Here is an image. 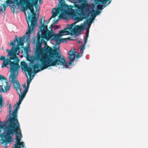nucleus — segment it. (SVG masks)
<instances>
[{"instance_id":"1","label":"nucleus","mask_w":148,"mask_h":148,"mask_svg":"<svg viewBox=\"0 0 148 148\" xmlns=\"http://www.w3.org/2000/svg\"><path fill=\"white\" fill-rule=\"evenodd\" d=\"M35 59L39 61L41 64H36L32 66L35 73L38 72V70H35L40 67L41 71L47 69L48 67L59 65H63L65 62V59L61 55L59 47H55L52 49L50 47H43L42 49L36 48L35 52Z\"/></svg>"},{"instance_id":"2","label":"nucleus","mask_w":148,"mask_h":148,"mask_svg":"<svg viewBox=\"0 0 148 148\" xmlns=\"http://www.w3.org/2000/svg\"><path fill=\"white\" fill-rule=\"evenodd\" d=\"M8 120L9 122L8 125H7L8 121H6L5 122V125H2L1 127V128H3L4 130L3 133L0 135L1 144L6 145L9 143L12 142L13 140L10 137V135L15 134L16 143L14 145L13 148H21V146L24 147V143L20 142L21 138V131L17 117L10 116Z\"/></svg>"},{"instance_id":"3","label":"nucleus","mask_w":148,"mask_h":148,"mask_svg":"<svg viewBox=\"0 0 148 148\" xmlns=\"http://www.w3.org/2000/svg\"><path fill=\"white\" fill-rule=\"evenodd\" d=\"M6 52H8L7 58H5V56H1L0 58V60L3 61V63L1 66L2 68H4L7 67L8 65L10 66V72L11 73L10 75V78L12 79L11 81L14 83L15 81V79L17 77L15 62L14 61V58L15 57V56L13 52L12 47L11 49L9 51L8 49L6 50Z\"/></svg>"},{"instance_id":"4","label":"nucleus","mask_w":148,"mask_h":148,"mask_svg":"<svg viewBox=\"0 0 148 148\" xmlns=\"http://www.w3.org/2000/svg\"><path fill=\"white\" fill-rule=\"evenodd\" d=\"M38 1L39 2V0H31L29 8L32 15L30 14L29 12H27L29 14L27 16L28 19L26 18L28 25V29L26 31V34L27 36V38L29 37L30 33L34 30L37 25L38 18L36 17V14L35 12L34 7L36 11L38 10V8L39 7L38 4Z\"/></svg>"},{"instance_id":"5","label":"nucleus","mask_w":148,"mask_h":148,"mask_svg":"<svg viewBox=\"0 0 148 148\" xmlns=\"http://www.w3.org/2000/svg\"><path fill=\"white\" fill-rule=\"evenodd\" d=\"M72 6H71L70 7L68 6L66 9H63L61 7L53 8L52 11V17H55L57 16L60 12V15L59 16H60L61 18H62L65 15H67L71 16L75 20H79L80 18L78 17L77 15L79 14L78 12H75V11L77 12V10H75L72 8Z\"/></svg>"},{"instance_id":"6","label":"nucleus","mask_w":148,"mask_h":148,"mask_svg":"<svg viewBox=\"0 0 148 148\" xmlns=\"http://www.w3.org/2000/svg\"><path fill=\"white\" fill-rule=\"evenodd\" d=\"M41 34H40V31L37 33V38L36 48L38 49H42L41 48L42 44H44L45 48L48 47H49L47 45V42L45 40V39H49L51 36L52 33L48 29L47 27L43 29L41 31Z\"/></svg>"},{"instance_id":"7","label":"nucleus","mask_w":148,"mask_h":148,"mask_svg":"<svg viewBox=\"0 0 148 148\" xmlns=\"http://www.w3.org/2000/svg\"><path fill=\"white\" fill-rule=\"evenodd\" d=\"M16 77L15 79V81L13 83L11 81L12 80V79L11 78H10V76L9 77L10 81L11 82L13 83L14 84H16V90H19L21 94V95H20V94L18 93L19 96V101L18 102L16 103L14 105V107H15V108L14 110L12 112V117H17V112L20 107V105L22 101L24 99L26 93L27 92L28 88H27V87H25L24 91H23V92H21V89L20 88V84L18 81L16 80Z\"/></svg>"},{"instance_id":"8","label":"nucleus","mask_w":148,"mask_h":148,"mask_svg":"<svg viewBox=\"0 0 148 148\" xmlns=\"http://www.w3.org/2000/svg\"><path fill=\"white\" fill-rule=\"evenodd\" d=\"M31 0H13L14 4L18 8H22L25 16H26V11L28 9L30 10Z\"/></svg>"},{"instance_id":"9","label":"nucleus","mask_w":148,"mask_h":148,"mask_svg":"<svg viewBox=\"0 0 148 148\" xmlns=\"http://www.w3.org/2000/svg\"><path fill=\"white\" fill-rule=\"evenodd\" d=\"M21 46L19 44H17L16 47H12L13 52L15 56V57L14 58V61L15 62V70H16V74L17 77L18 76V71H19L20 66L19 65V63L20 59L19 58L16 56V53L17 52L20 50V46Z\"/></svg>"},{"instance_id":"10","label":"nucleus","mask_w":148,"mask_h":148,"mask_svg":"<svg viewBox=\"0 0 148 148\" xmlns=\"http://www.w3.org/2000/svg\"><path fill=\"white\" fill-rule=\"evenodd\" d=\"M74 24H72L71 25H69L68 29L71 32V35H73L77 33L80 32L83 29H85L86 28L85 26L86 25H84L83 27H81L79 25L75 26V27L73 28Z\"/></svg>"},{"instance_id":"11","label":"nucleus","mask_w":148,"mask_h":148,"mask_svg":"<svg viewBox=\"0 0 148 148\" xmlns=\"http://www.w3.org/2000/svg\"><path fill=\"white\" fill-rule=\"evenodd\" d=\"M77 9L78 10H77V11H75V12L76 13H79V14L77 16L80 19H79V20H77L78 21H80L82 20L83 18L82 17V18H81L80 17H79L78 16H80V15H84V9L85 8V5L84 4H82L81 5H80L79 6H78L77 7Z\"/></svg>"},{"instance_id":"12","label":"nucleus","mask_w":148,"mask_h":148,"mask_svg":"<svg viewBox=\"0 0 148 148\" xmlns=\"http://www.w3.org/2000/svg\"><path fill=\"white\" fill-rule=\"evenodd\" d=\"M75 50L74 49H71L68 53V58L71 62H74L76 56L75 53H77Z\"/></svg>"},{"instance_id":"13","label":"nucleus","mask_w":148,"mask_h":148,"mask_svg":"<svg viewBox=\"0 0 148 148\" xmlns=\"http://www.w3.org/2000/svg\"><path fill=\"white\" fill-rule=\"evenodd\" d=\"M68 27H69V26L67 27L65 29L60 31L59 32L60 36H62L65 35H71V32L69 29H68Z\"/></svg>"},{"instance_id":"14","label":"nucleus","mask_w":148,"mask_h":148,"mask_svg":"<svg viewBox=\"0 0 148 148\" xmlns=\"http://www.w3.org/2000/svg\"><path fill=\"white\" fill-rule=\"evenodd\" d=\"M45 16L42 17V18L40 19V23L41 25L40 26V32L42 30V29H45V28L47 27V26L46 25H44V23L45 22L44 18Z\"/></svg>"},{"instance_id":"15","label":"nucleus","mask_w":148,"mask_h":148,"mask_svg":"<svg viewBox=\"0 0 148 148\" xmlns=\"http://www.w3.org/2000/svg\"><path fill=\"white\" fill-rule=\"evenodd\" d=\"M13 0L12 1V0H6V1H4V3H5L8 4H10L11 3H13L14 5H12V6H11L10 5V6L11 7V9L12 10L13 12V13H16V12H15L14 11V8H16V5L14 4L13 3Z\"/></svg>"},{"instance_id":"16","label":"nucleus","mask_w":148,"mask_h":148,"mask_svg":"<svg viewBox=\"0 0 148 148\" xmlns=\"http://www.w3.org/2000/svg\"><path fill=\"white\" fill-rule=\"evenodd\" d=\"M88 25V28L86 29V38L85 39H84V40H85V44H86L87 43V39L88 37V34L89 32V28L90 27L91 24V22L90 21H88L87 22Z\"/></svg>"},{"instance_id":"17","label":"nucleus","mask_w":148,"mask_h":148,"mask_svg":"<svg viewBox=\"0 0 148 148\" xmlns=\"http://www.w3.org/2000/svg\"><path fill=\"white\" fill-rule=\"evenodd\" d=\"M25 35L23 36L19 37L18 40V41H17V44H19L22 47L24 45V41L25 39Z\"/></svg>"},{"instance_id":"18","label":"nucleus","mask_w":148,"mask_h":148,"mask_svg":"<svg viewBox=\"0 0 148 148\" xmlns=\"http://www.w3.org/2000/svg\"><path fill=\"white\" fill-rule=\"evenodd\" d=\"M32 69L33 68L31 67H27V68H26V69L25 70V71H26L28 75L30 76L32 75Z\"/></svg>"},{"instance_id":"19","label":"nucleus","mask_w":148,"mask_h":148,"mask_svg":"<svg viewBox=\"0 0 148 148\" xmlns=\"http://www.w3.org/2000/svg\"><path fill=\"white\" fill-rule=\"evenodd\" d=\"M8 5H5V4H1L0 6V12H3L5 11L6 10Z\"/></svg>"},{"instance_id":"20","label":"nucleus","mask_w":148,"mask_h":148,"mask_svg":"<svg viewBox=\"0 0 148 148\" xmlns=\"http://www.w3.org/2000/svg\"><path fill=\"white\" fill-rule=\"evenodd\" d=\"M16 41L17 42L18 41V38L16 36L15 38L12 42H11L9 43L10 46H14V47H16L15 44Z\"/></svg>"},{"instance_id":"21","label":"nucleus","mask_w":148,"mask_h":148,"mask_svg":"<svg viewBox=\"0 0 148 148\" xmlns=\"http://www.w3.org/2000/svg\"><path fill=\"white\" fill-rule=\"evenodd\" d=\"M101 12L97 10L96 11V12L95 14H91V16L92 17V20H94L95 19V17H96V15H99L100 14V13ZM90 20H91V18H90Z\"/></svg>"},{"instance_id":"22","label":"nucleus","mask_w":148,"mask_h":148,"mask_svg":"<svg viewBox=\"0 0 148 148\" xmlns=\"http://www.w3.org/2000/svg\"><path fill=\"white\" fill-rule=\"evenodd\" d=\"M21 68L22 69H25V70L26 69V68H27L28 67L27 64L25 62H21Z\"/></svg>"},{"instance_id":"23","label":"nucleus","mask_w":148,"mask_h":148,"mask_svg":"<svg viewBox=\"0 0 148 148\" xmlns=\"http://www.w3.org/2000/svg\"><path fill=\"white\" fill-rule=\"evenodd\" d=\"M99 2L97 3L96 4L97 5V8L98 10H102L105 7H106V5H99V3H98Z\"/></svg>"},{"instance_id":"24","label":"nucleus","mask_w":148,"mask_h":148,"mask_svg":"<svg viewBox=\"0 0 148 148\" xmlns=\"http://www.w3.org/2000/svg\"><path fill=\"white\" fill-rule=\"evenodd\" d=\"M84 44L82 45L80 48V53L83 54L84 52V50L85 49V45L86 44H85V40H84Z\"/></svg>"},{"instance_id":"25","label":"nucleus","mask_w":148,"mask_h":148,"mask_svg":"<svg viewBox=\"0 0 148 148\" xmlns=\"http://www.w3.org/2000/svg\"><path fill=\"white\" fill-rule=\"evenodd\" d=\"M111 1L112 0H103L101 3L105 5L106 4L107 2L108 1V2L107 5H106L107 6L110 3Z\"/></svg>"},{"instance_id":"26","label":"nucleus","mask_w":148,"mask_h":148,"mask_svg":"<svg viewBox=\"0 0 148 148\" xmlns=\"http://www.w3.org/2000/svg\"><path fill=\"white\" fill-rule=\"evenodd\" d=\"M71 40V38H62L61 39V42H66L67 41V40Z\"/></svg>"},{"instance_id":"27","label":"nucleus","mask_w":148,"mask_h":148,"mask_svg":"<svg viewBox=\"0 0 148 148\" xmlns=\"http://www.w3.org/2000/svg\"><path fill=\"white\" fill-rule=\"evenodd\" d=\"M4 104V102L3 98L1 95H0V106H2Z\"/></svg>"},{"instance_id":"28","label":"nucleus","mask_w":148,"mask_h":148,"mask_svg":"<svg viewBox=\"0 0 148 148\" xmlns=\"http://www.w3.org/2000/svg\"><path fill=\"white\" fill-rule=\"evenodd\" d=\"M10 85H6L4 87V90L5 93L8 92L10 89Z\"/></svg>"},{"instance_id":"29","label":"nucleus","mask_w":148,"mask_h":148,"mask_svg":"<svg viewBox=\"0 0 148 148\" xmlns=\"http://www.w3.org/2000/svg\"><path fill=\"white\" fill-rule=\"evenodd\" d=\"M61 39L59 38V39H55V42H56V45H59L61 43Z\"/></svg>"},{"instance_id":"30","label":"nucleus","mask_w":148,"mask_h":148,"mask_svg":"<svg viewBox=\"0 0 148 148\" xmlns=\"http://www.w3.org/2000/svg\"><path fill=\"white\" fill-rule=\"evenodd\" d=\"M60 18H61L60 16H59L58 18L56 20H55V18H54L53 21V24H57L58 23V21H59Z\"/></svg>"},{"instance_id":"31","label":"nucleus","mask_w":148,"mask_h":148,"mask_svg":"<svg viewBox=\"0 0 148 148\" xmlns=\"http://www.w3.org/2000/svg\"><path fill=\"white\" fill-rule=\"evenodd\" d=\"M59 3L60 5L61 6H63L65 3L64 0H59Z\"/></svg>"},{"instance_id":"32","label":"nucleus","mask_w":148,"mask_h":148,"mask_svg":"<svg viewBox=\"0 0 148 148\" xmlns=\"http://www.w3.org/2000/svg\"><path fill=\"white\" fill-rule=\"evenodd\" d=\"M3 80H4L5 81H6L7 79L3 76L0 75V80L1 81H2Z\"/></svg>"},{"instance_id":"33","label":"nucleus","mask_w":148,"mask_h":148,"mask_svg":"<svg viewBox=\"0 0 148 148\" xmlns=\"http://www.w3.org/2000/svg\"><path fill=\"white\" fill-rule=\"evenodd\" d=\"M61 36H60L59 33L58 34H55L54 36V38H55V39H59V37Z\"/></svg>"},{"instance_id":"34","label":"nucleus","mask_w":148,"mask_h":148,"mask_svg":"<svg viewBox=\"0 0 148 148\" xmlns=\"http://www.w3.org/2000/svg\"><path fill=\"white\" fill-rule=\"evenodd\" d=\"M0 92L5 93L4 90L3 89L2 86H0Z\"/></svg>"},{"instance_id":"35","label":"nucleus","mask_w":148,"mask_h":148,"mask_svg":"<svg viewBox=\"0 0 148 148\" xmlns=\"http://www.w3.org/2000/svg\"><path fill=\"white\" fill-rule=\"evenodd\" d=\"M71 62H72L71 61V62L69 61L68 62H67L66 64V66H70L71 64Z\"/></svg>"},{"instance_id":"36","label":"nucleus","mask_w":148,"mask_h":148,"mask_svg":"<svg viewBox=\"0 0 148 148\" xmlns=\"http://www.w3.org/2000/svg\"><path fill=\"white\" fill-rule=\"evenodd\" d=\"M103 0H95V1H97V2L96 3V4H97L98 2H100V3H101L102 2Z\"/></svg>"},{"instance_id":"37","label":"nucleus","mask_w":148,"mask_h":148,"mask_svg":"<svg viewBox=\"0 0 148 148\" xmlns=\"http://www.w3.org/2000/svg\"><path fill=\"white\" fill-rule=\"evenodd\" d=\"M31 80V79L30 78L29 79L28 78H27V84L29 83V84H30Z\"/></svg>"},{"instance_id":"38","label":"nucleus","mask_w":148,"mask_h":148,"mask_svg":"<svg viewBox=\"0 0 148 148\" xmlns=\"http://www.w3.org/2000/svg\"><path fill=\"white\" fill-rule=\"evenodd\" d=\"M54 17H52V16L48 20V21H47V24L51 20V19L52 18H54Z\"/></svg>"},{"instance_id":"39","label":"nucleus","mask_w":148,"mask_h":148,"mask_svg":"<svg viewBox=\"0 0 148 148\" xmlns=\"http://www.w3.org/2000/svg\"><path fill=\"white\" fill-rule=\"evenodd\" d=\"M81 56L79 55L78 54H76L75 57H76V58H79L80 57H81Z\"/></svg>"},{"instance_id":"40","label":"nucleus","mask_w":148,"mask_h":148,"mask_svg":"<svg viewBox=\"0 0 148 148\" xmlns=\"http://www.w3.org/2000/svg\"><path fill=\"white\" fill-rule=\"evenodd\" d=\"M24 50L25 52H27V48L24 47Z\"/></svg>"},{"instance_id":"41","label":"nucleus","mask_w":148,"mask_h":148,"mask_svg":"<svg viewBox=\"0 0 148 148\" xmlns=\"http://www.w3.org/2000/svg\"><path fill=\"white\" fill-rule=\"evenodd\" d=\"M9 108L10 109V111H9V112H10H10H11V110H10V109H11V105H10V104Z\"/></svg>"},{"instance_id":"42","label":"nucleus","mask_w":148,"mask_h":148,"mask_svg":"<svg viewBox=\"0 0 148 148\" xmlns=\"http://www.w3.org/2000/svg\"><path fill=\"white\" fill-rule=\"evenodd\" d=\"M29 83L27 84V86L26 87H27V88H28L29 86Z\"/></svg>"},{"instance_id":"43","label":"nucleus","mask_w":148,"mask_h":148,"mask_svg":"<svg viewBox=\"0 0 148 148\" xmlns=\"http://www.w3.org/2000/svg\"><path fill=\"white\" fill-rule=\"evenodd\" d=\"M26 86V84L25 83H24L23 85V86L24 88Z\"/></svg>"},{"instance_id":"44","label":"nucleus","mask_w":148,"mask_h":148,"mask_svg":"<svg viewBox=\"0 0 148 148\" xmlns=\"http://www.w3.org/2000/svg\"><path fill=\"white\" fill-rule=\"evenodd\" d=\"M42 0H39V3H42Z\"/></svg>"},{"instance_id":"45","label":"nucleus","mask_w":148,"mask_h":148,"mask_svg":"<svg viewBox=\"0 0 148 148\" xmlns=\"http://www.w3.org/2000/svg\"><path fill=\"white\" fill-rule=\"evenodd\" d=\"M50 27L51 28L52 27H53V25L52 24H51V25H50Z\"/></svg>"},{"instance_id":"46","label":"nucleus","mask_w":148,"mask_h":148,"mask_svg":"<svg viewBox=\"0 0 148 148\" xmlns=\"http://www.w3.org/2000/svg\"><path fill=\"white\" fill-rule=\"evenodd\" d=\"M1 122L0 121V127H1V126L2 125H1Z\"/></svg>"},{"instance_id":"47","label":"nucleus","mask_w":148,"mask_h":148,"mask_svg":"<svg viewBox=\"0 0 148 148\" xmlns=\"http://www.w3.org/2000/svg\"><path fill=\"white\" fill-rule=\"evenodd\" d=\"M78 42L79 43H80V40H79L78 41Z\"/></svg>"},{"instance_id":"48","label":"nucleus","mask_w":148,"mask_h":148,"mask_svg":"<svg viewBox=\"0 0 148 148\" xmlns=\"http://www.w3.org/2000/svg\"><path fill=\"white\" fill-rule=\"evenodd\" d=\"M7 82H6V84H7Z\"/></svg>"}]
</instances>
